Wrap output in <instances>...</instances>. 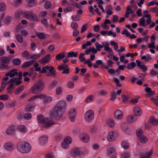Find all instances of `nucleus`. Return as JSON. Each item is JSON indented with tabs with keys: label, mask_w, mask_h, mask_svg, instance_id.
I'll list each match as a JSON object with an SVG mask.
<instances>
[{
	"label": "nucleus",
	"mask_w": 158,
	"mask_h": 158,
	"mask_svg": "<svg viewBox=\"0 0 158 158\" xmlns=\"http://www.w3.org/2000/svg\"><path fill=\"white\" fill-rule=\"evenodd\" d=\"M37 118L39 123L43 124V127L45 128H49L54 124L52 119L47 118L45 119L43 116L41 114L37 116Z\"/></svg>",
	"instance_id": "obj_3"
},
{
	"label": "nucleus",
	"mask_w": 158,
	"mask_h": 158,
	"mask_svg": "<svg viewBox=\"0 0 158 158\" xmlns=\"http://www.w3.org/2000/svg\"><path fill=\"white\" fill-rule=\"evenodd\" d=\"M64 141L66 143H68V144H69L72 142V139L70 137H65Z\"/></svg>",
	"instance_id": "obj_60"
},
{
	"label": "nucleus",
	"mask_w": 158,
	"mask_h": 158,
	"mask_svg": "<svg viewBox=\"0 0 158 158\" xmlns=\"http://www.w3.org/2000/svg\"><path fill=\"white\" fill-rule=\"evenodd\" d=\"M1 62L0 63V69H9L8 64L9 63L10 59L7 57L2 56L0 58Z\"/></svg>",
	"instance_id": "obj_4"
},
{
	"label": "nucleus",
	"mask_w": 158,
	"mask_h": 158,
	"mask_svg": "<svg viewBox=\"0 0 158 158\" xmlns=\"http://www.w3.org/2000/svg\"><path fill=\"white\" fill-rule=\"evenodd\" d=\"M58 69L59 70H64L62 73L64 74H68L69 73V68L68 65L65 64L59 66L58 67Z\"/></svg>",
	"instance_id": "obj_11"
},
{
	"label": "nucleus",
	"mask_w": 158,
	"mask_h": 158,
	"mask_svg": "<svg viewBox=\"0 0 158 158\" xmlns=\"http://www.w3.org/2000/svg\"><path fill=\"white\" fill-rule=\"evenodd\" d=\"M117 135L113 131L110 132L107 136V138L109 142H111L114 141L117 137Z\"/></svg>",
	"instance_id": "obj_13"
},
{
	"label": "nucleus",
	"mask_w": 158,
	"mask_h": 158,
	"mask_svg": "<svg viewBox=\"0 0 158 158\" xmlns=\"http://www.w3.org/2000/svg\"><path fill=\"white\" fill-rule=\"evenodd\" d=\"M44 81L39 79L35 83L34 85L31 87V92L33 94H36L41 92L44 87Z\"/></svg>",
	"instance_id": "obj_2"
},
{
	"label": "nucleus",
	"mask_w": 158,
	"mask_h": 158,
	"mask_svg": "<svg viewBox=\"0 0 158 158\" xmlns=\"http://www.w3.org/2000/svg\"><path fill=\"white\" fill-rule=\"evenodd\" d=\"M17 128L19 131L23 133H25L27 131V129L26 127L23 125H19Z\"/></svg>",
	"instance_id": "obj_26"
},
{
	"label": "nucleus",
	"mask_w": 158,
	"mask_h": 158,
	"mask_svg": "<svg viewBox=\"0 0 158 158\" xmlns=\"http://www.w3.org/2000/svg\"><path fill=\"white\" fill-rule=\"evenodd\" d=\"M62 89L60 87H57L56 90V94L57 95L60 94L62 92Z\"/></svg>",
	"instance_id": "obj_57"
},
{
	"label": "nucleus",
	"mask_w": 158,
	"mask_h": 158,
	"mask_svg": "<svg viewBox=\"0 0 158 158\" xmlns=\"http://www.w3.org/2000/svg\"><path fill=\"white\" fill-rule=\"evenodd\" d=\"M35 35L40 39H44L45 38V35L43 32H37L35 33Z\"/></svg>",
	"instance_id": "obj_30"
},
{
	"label": "nucleus",
	"mask_w": 158,
	"mask_h": 158,
	"mask_svg": "<svg viewBox=\"0 0 158 158\" xmlns=\"http://www.w3.org/2000/svg\"><path fill=\"white\" fill-rule=\"evenodd\" d=\"M57 81L55 80H53L49 85L48 89L51 90L54 88L57 85Z\"/></svg>",
	"instance_id": "obj_36"
},
{
	"label": "nucleus",
	"mask_w": 158,
	"mask_h": 158,
	"mask_svg": "<svg viewBox=\"0 0 158 158\" xmlns=\"http://www.w3.org/2000/svg\"><path fill=\"white\" fill-rule=\"evenodd\" d=\"M41 56L40 54H34L30 56V59H33L34 60H36L39 58Z\"/></svg>",
	"instance_id": "obj_52"
},
{
	"label": "nucleus",
	"mask_w": 158,
	"mask_h": 158,
	"mask_svg": "<svg viewBox=\"0 0 158 158\" xmlns=\"http://www.w3.org/2000/svg\"><path fill=\"white\" fill-rule=\"evenodd\" d=\"M134 113L136 116L140 115L142 113L141 109L138 106H135L133 108Z\"/></svg>",
	"instance_id": "obj_18"
},
{
	"label": "nucleus",
	"mask_w": 158,
	"mask_h": 158,
	"mask_svg": "<svg viewBox=\"0 0 158 158\" xmlns=\"http://www.w3.org/2000/svg\"><path fill=\"white\" fill-rule=\"evenodd\" d=\"M16 38L17 41L20 43H22L23 42V39L22 35L20 34H17L16 36Z\"/></svg>",
	"instance_id": "obj_32"
},
{
	"label": "nucleus",
	"mask_w": 158,
	"mask_h": 158,
	"mask_svg": "<svg viewBox=\"0 0 158 158\" xmlns=\"http://www.w3.org/2000/svg\"><path fill=\"white\" fill-rule=\"evenodd\" d=\"M123 116L122 111L120 110H117L114 113V117L117 119H121Z\"/></svg>",
	"instance_id": "obj_21"
},
{
	"label": "nucleus",
	"mask_w": 158,
	"mask_h": 158,
	"mask_svg": "<svg viewBox=\"0 0 158 158\" xmlns=\"http://www.w3.org/2000/svg\"><path fill=\"white\" fill-rule=\"evenodd\" d=\"M35 106L34 102L31 103L26 105L25 108V110L27 112L31 111L34 109Z\"/></svg>",
	"instance_id": "obj_16"
},
{
	"label": "nucleus",
	"mask_w": 158,
	"mask_h": 158,
	"mask_svg": "<svg viewBox=\"0 0 158 158\" xmlns=\"http://www.w3.org/2000/svg\"><path fill=\"white\" fill-rule=\"evenodd\" d=\"M122 147L125 149L128 148L129 145L126 142L123 141L121 143Z\"/></svg>",
	"instance_id": "obj_62"
},
{
	"label": "nucleus",
	"mask_w": 158,
	"mask_h": 158,
	"mask_svg": "<svg viewBox=\"0 0 158 158\" xmlns=\"http://www.w3.org/2000/svg\"><path fill=\"white\" fill-rule=\"evenodd\" d=\"M72 10V8L70 5H67V8H64V11L65 13H67L68 12L71 11Z\"/></svg>",
	"instance_id": "obj_58"
},
{
	"label": "nucleus",
	"mask_w": 158,
	"mask_h": 158,
	"mask_svg": "<svg viewBox=\"0 0 158 158\" xmlns=\"http://www.w3.org/2000/svg\"><path fill=\"white\" fill-rule=\"evenodd\" d=\"M153 152L152 150H150L149 152H146L145 154L142 156L140 158H150Z\"/></svg>",
	"instance_id": "obj_24"
},
{
	"label": "nucleus",
	"mask_w": 158,
	"mask_h": 158,
	"mask_svg": "<svg viewBox=\"0 0 158 158\" xmlns=\"http://www.w3.org/2000/svg\"><path fill=\"white\" fill-rule=\"evenodd\" d=\"M149 11L152 12H153L155 13H158V7L156 6L154 7H152L150 8Z\"/></svg>",
	"instance_id": "obj_59"
},
{
	"label": "nucleus",
	"mask_w": 158,
	"mask_h": 158,
	"mask_svg": "<svg viewBox=\"0 0 158 158\" xmlns=\"http://www.w3.org/2000/svg\"><path fill=\"white\" fill-rule=\"evenodd\" d=\"M141 59L142 60H145L146 62H148L149 60H152V58L150 56V54H146V56H143L141 57Z\"/></svg>",
	"instance_id": "obj_33"
},
{
	"label": "nucleus",
	"mask_w": 158,
	"mask_h": 158,
	"mask_svg": "<svg viewBox=\"0 0 158 158\" xmlns=\"http://www.w3.org/2000/svg\"><path fill=\"white\" fill-rule=\"evenodd\" d=\"M94 113L91 110H88L85 114V118L86 121L89 122L94 118Z\"/></svg>",
	"instance_id": "obj_7"
},
{
	"label": "nucleus",
	"mask_w": 158,
	"mask_h": 158,
	"mask_svg": "<svg viewBox=\"0 0 158 158\" xmlns=\"http://www.w3.org/2000/svg\"><path fill=\"white\" fill-rule=\"evenodd\" d=\"M140 142L143 143H145L148 141V138L145 136L143 135L138 138Z\"/></svg>",
	"instance_id": "obj_31"
},
{
	"label": "nucleus",
	"mask_w": 158,
	"mask_h": 158,
	"mask_svg": "<svg viewBox=\"0 0 158 158\" xmlns=\"http://www.w3.org/2000/svg\"><path fill=\"white\" fill-rule=\"evenodd\" d=\"M32 115L29 112L25 113L24 115V118L27 120L30 119Z\"/></svg>",
	"instance_id": "obj_47"
},
{
	"label": "nucleus",
	"mask_w": 158,
	"mask_h": 158,
	"mask_svg": "<svg viewBox=\"0 0 158 158\" xmlns=\"http://www.w3.org/2000/svg\"><path fill=\"white\" fill-rule=\"evenodd\" d=\"M40 21L45 27H48V24L46 19L43 18L41 19Z\"/></svg>",
	"instance_id": "obj_42"
},
{
	"label": "nucleus",
	"mask_w": 158,
	"mask_h": 158,
	"mask_svg": "<svg viewBox=\"0 0 158 158\" xmlns=\"http://www.w3.org/2000/svg\"><path fill=\"white\" fill-rule=\"evenodd\" d=\"M85 55V54L84 53H81L80 54L79 58L81 62L85 61V58L84 57Z\"/></svg>",
	"instance_id": "obj_50"
},
{
	"label": "nucleus",
	"mask_w": 158,
	"mask_h": 158,
	"mask_svg": "<svg viewBox=\"0 0 158 158\" xmlns=\"http://www.w3.org/2000/svg\"><path fill=\"white\" fill-rule=\"evenodd\" d=\"M70 57L76 58L77 56L78 52H74L72 51L69 52Z\"/></svg>",
	"instance_id": "obj_53"
},
{
	"label": "nucleus",
	"mask_w": 158,
	"mask_h": 158,
	"mask_svg": "<svg viewBox=\"0 0 158 158\" xmlns=\"http://www.w3.org/2000/svg\"><path fill=\"white\" fill-rule=\"evenodd\" d=\"M126 12L129 13V14H133L134 15V13L133 11H132V10L130 8L129 6H127L126 8Z\"/></svg>",
	"instance_id": "obj_61"
},
{
	"label": "nucleus",
	"mask_w": 158,
	"mask_h": 158,
	"mask_svg": "<svg viewBox=\"0 0 158 158\" xmlns=\"http://www.w3.org/2000/svg\"><path fill=\"white\" fill-rule=\"evenodd\" d=\"M139 24L141 26H144L145 25V20L143 17L139 19Z\"/></svg>",
	"instance_id": "obj_56"
},
{
	"label": "nucleus",
	"mask_w": 158,
	"mask_h": 158,
	"mask_svg": "<svg viewBox=\"0 0 158 158\" xmlns=\"http://www.w3.org/2000/svg\"><path fill=\"white\" fill-rule=\"evenodd\" d=\"M24 88V86L23 85H21L18 87L15 91V94L16 95H18L23 90Z\"/></svg>",
	"instance_id": "obj_28"
},
{
	"label": "nucleus",
	"mask_w": 158,
	"mask_h": 158,
	"mask_svg": "<svg viewBox=\"0 0 158 158\" xmlns=\"http://www.w3.org/2000/svg\"><path fill=\"white\" fill-rule=\"evenodd\" d=\"M21 60L19 58H15L12 60V63L15 66L19 65L21 64Z\"/></svg>",
	"instance_id": "obj_29"
},
{
	"label": "nucleus",
	"mask_w": 158,
	"mask_h": 158,
	"mask_svg": "<svg viewBox=\"0 0 158 158\" xmlns=\"http://www.w3.org/2000/svg\"><path fill=\"white\" fill-rule=\"evenodd\" d=\"M35 61L33 60L25 62L22 65L21 67L23 68H25L29 67L32 65Z\"/></svg>",
	"instance_id": "obj_23"
},
{
	"label": "nucleus",
	"mask_w": 158,
	"mask_h": 158,
	"mask_svg": "<svg viewBox=\"0 0 158 158\" xmlns=\"http://www.w3.org/2000/svg\"><path fill=\"white\" fill-rule=\"evenodd\" d=\"M65 57V55L64 52L60 53L57 54L56 57V60H59L61 59H63Z\"/></svg>",
	"instance_id": "obj_27"
},
{
	"label": "nucleus",
	"mask_w": 158,
	"mask_h": 158,
	"mask_svg": "<svg viewBox=\"0 0 158 158\" xmlns=\"http://www.w3.org/2000/svg\"><path fill=\"white\" fill-rule=\"evenodd\" d=\"M77 112V110L75 109H73L71 110L70 111L69 113V115H71L72 116H73L74 115V116H76Z\"/></svg>",
	"instance_id": "obj_45"
},
{
	"label": "nucleus",
	"mask_w": 158,
	"mask_h": 158,
	"mask_svg": "<svg viewBox=\"0 0 158 158\" xmlns=\"http://www.w3.org/2000/svg\"><path fill=\"white\" fill-rule=\"evenodd\" d=\"M121 127L123 131L126 130V129H127V128L128 127L127 124L126 123H122L121 125Z\"/></svg>",
	"instance_id": "obj_63"
},
{
	"label": "nucleus",
	"mask_w": 158,
	"mask_h": 158,
	"mask_svg": "<svg viewBox=\"0 0 158 158\" xmlns=\"http://www.w3.org/2000/svg\"><path fill=\"white\" fill-rule=\"evenodd\" d=\"M70 155L73 157H76L77 156L82 157L84 156V154L79 148H75L71 151Z\"/></svg>",
	"instance_id": "obj_6"
},
{
	"label": "nucleus",
	"mask_w": 158,
	"mask_h": 158,
	"mask_svg": "<svg viewBox=\"0 0 158 158\" xmlns=\"http://www.w3.org/2000/svg\"><path fill=\"white\" fill-rule=\"evenodd\" d=\"M115 149L113 148H111L108 150V154L109 155L112 156L115 154Z\"/></svg>",
	"instance_id": "obj_39"
},
{
	"label": "nucleus",
	"mask_w": 158,
	"mask_h": 158,
	"mask_svg": "<svg viewBox=\"0 0 158 158\" xmlns=\"http://www.w3.org/2000/svg\"><path fill=\"white\" fill-rule=\"evenodd\" d=\"M136 133L138 138L143 135V132L142 130L140 129H139L136 130Z\"/></svg>",
	"instance_id": "obj_41"
},
{
	"label": "nucleus",
	"mask_w": 158,
	"mask_h": 158,
	"mask_svg": "<svg viewBox=\"0 0 158 158\" xmlns=\"http://www.w3.org/2000/svg\"><path fill=\"white\" fill-rule=\"evenodd\" d=\"M61 112L65 110L67 106L66 103L64 100H62L58 102L55 106Z\"/></svg>",
	"instance_id": "obj_9"
},
{
	"label": "nucleus",
	"mask_w": 158,
	"mask_h": 158,
	"mask_svg": "<svg viewBox=\"0 0 158 158\" xmlns=\"http://www.w3.org/2000/svg\"><path fill=\"white\" fill-rule=\"evenodd\" d=\"M61 145L64 148L67 149L69 147V144H68V143H66L64 141L61 143Z\"/></svg>",
	"instance_id": "obj_64"
},
{
	"label": "nucleus",
	"mask_w": 158,
	"mask_h": 158,
	"mask_svg": "<svg viewBox=\"0 0 158 158\" xmlns=\"http://www.w3.org/2000/svg\"><path fill=\"white\" fill-rule=\"evenodd\" d=\"M107 124L110 127H112L115 124L114 121V120L111 119H108L107 120Z\"/></svg>",
	"instance_id": "obj_43"
},
{
	"label": "nucleus",
	"mask_w": 158,
	"mask_h": 158,
	"mask_svg": "<svg viewBox=\"0 0 158 158\" xmlns=\"http://www.w3.org/2000/svg\"><path fill=\"white\" fill-rule=\"evenodd\" d=\"M17 80L16 78H12L7 83H10L9 87L7 88V93L8 94H11L13 92V90L12 88L14 85V83Z\"/></svg>",
	"instance_id": "obj_8"
},
{
	"label": "nucleus",
	"mask_w": 158,
	"mask_h": 158,
	"mask_svg": "<svg viewBox=\"0 0 158 158\" xmlns=\"http://www.w3.org/2000/svg\"><path fill=\"white\" fill-rule=\"evenodd\" d=\"M49 69L50 67L48 66H46L43 67L41 72H40V73H47V70Z\"/></svg>",
	"instance_id": "obj_49"
},
{
	"label": "nucleus",
	"mask_w": 158,
	"mask_h": 158,
	"mask_svg": "<svg viewBox=\"0 0 158 158\" xmlns=\"http://www.w3.org/2000/svg\"><path fill=\"white\" fill-rule=\"evenodd\" d=\"M52 97H47L45 96L44 101L43 102L44 103H50L52 101Z\"/></svg>",
	"instance_id": "obj_40"
},
{
	"label": "nucleus",
	"mask_w": 158,
	"mask_h": 158,
	"mask_svg": "<svg viewBox=\"0 0 158 158\" xmlns=\"http://www.w3.org/2000/svg\"><path fill=\"white\" fill-rule=\"evenodd\" d=\"M23 14L25 16L26 18L28 19H31L32 21H36L37 20L36 16L32 12L25 11L24 12Z\"/></svg>",
	"instance_id": "obj_10"
},
{
	"label": "nucleus",
	"mask_w": 158,
	"mask_h": 158,
	"mask_svg": "<svg viewBox=\"0 0 158 158\" xmlns=\"http://www.w3.org/2000/svg\"><path fill=\"white\" fill-rule=\"evenodd\" d=\"M111 98L110 100L111 101H114L116 99L117 96V94L114 91L111 92Z\"/></svg>",
	"instance_id": "obj_37"
},
{
	"label": "nucleus",
	"mask_w": 158,
	"mask_h": 158,
	"mask_svg": "<svg viewBox=\"0 0 158 158\" xmlns=\"http://www.w3.org/2000/svg\"><path fill=\"white\" fill-rule=\"evenodd\" d=\"M81 140L84 142H87L89 140V137L86 134H83L80 135Z\"/></svg>",
	"instance_id": "obj_17"
},
{
	"label": "nucleus",
	"mask_w": 158,
	"mask_h": 158,
	"mask_svg": "<svg viewBox=\"0 0 158 158\" xmlns=\"http://www.w3.org/2000/svg\"><path fill=\"white\" fill-rule=\"evenodd\" d=\"M50 116L52 117L55 118L59 117L61 118L63 116L62 112L58 109L55 106L53 108V110L50 112Z\"/></svg>",
	"instance_id": "obj_5"
},
{
	"label": "nucleus",
	"mask_w": 158,
	"mask_h": 158,
	"mask_svg": "<svg viewBox=\"0 0 158 158\" xmlns=\"http://www.w3.org/2000/svg\"><path fill=\"white\" fill-rule=\"evenodd\" d=\"M51 3L49 1H47L44 5V7L46 9L50 8L51 6Z\"/></svg>",
	"instance_id": "obj_48"
},
{
	"label": "nucleus",
	"mask_w": 158,
	"mask_h": 158,
	"mask_svg": "<svg viewBox=\"0 0 158 158\" xmlns=\"http://www.w3.org/2000/svg\"><path fill=\"white\" fill-rule=\"evenodd\" d=\"M6 133L8 135H12L15 133V130L14 126L9 127L6 131Z\"/></svg>",
	"instance_id": "obj_22"
},
{
	"label": "nucleus",
	"mask_w": 158,
	"mask_h": 158,
	"mask_svg": "<svg viewBox=\"0 0 158 158\" xmlns=\"http://www.w3.org/2000/svg\"><path fill=\"white\" fill-rule=\"evenodd\" d=\"M136 64L134 62H132L127 64V68L128 69H133L136 66Z\"/></svg>",
	"instance_id": "obj_34"
},
{
	"label": "nucleus",
	"mask_w": 158,
	"mask_h": 158,
	"mask_svg": "<svg viewBox=\"0 0 158 158\" xmlns=\"http://www.w3.org/2000/svg\"><path fill=\"white\" fill-rule=\"evenodd\" d=\"M6 8V6L5 4L3 2L0 3V11H5Z\"/></svg>",
	"instance_id": "obj_44"
},
{
	"label": "nucleus",
	"mask_w": 158,
	"mask_h": 158,
	"mask_svg": "<svg viewBox=\"0 0 158 158\" xmlns=\"http://www.w3.org/2000/svg\"><path fill=\"white\" fill-rule=\"evenodd\" d=\"M16 102H8L6 104V106L8 108H11L15 106L16 104Z\"/></svg>",
	"instance_id": "obj_46"
},
{
	"label": "nucleus",
	"mask_w": 158,
	"mask_h": 158,
	"mask_svg": "<svg viewBox=\"0 0 158 158\" xmlns=\"http://www.w3.org/2000/svg\"><path fill=\"white\" fill-rule=\"evenodd\" d=\"M94 96L92 95L88 96L85 99V102L86 103L90 102L93 101Z\"/></svg>",
	"instance_id": "obj_38"
},
{
	"label": "nucleus",
	"mask_w": 158,
	"mask_h": 158,
	"mask_svg": "<svg viewBox=\"0 0 158 158\" xmlns=\"http://www.w3.org/2000/svg\"><path fill=\"white\" fill-rule=\"evenodd\" d=\"M49 69V72L46 74L47 76H50L51 75L55 76L56 75V71L54 67L51 66H50V69Z\"/></svg>",
	"instance_id": "obj_15"
},
{
	"label": "nucleus",
	"mask_w": 158,
	"mask_h": 158,
	"mask_svg": "<svg viewBox=\"0 0 158 158\" xmlns=\"http://www.w3.org/2000/svg\"><path fill=\"white\" fill-rule=\"evenodd\" d=\"M16 147L17 150L23 154L29 152L31 149V144L29 143L24 141L18 142L16 145Z\"/></svg>",
	"instance_id": "obj_1"
},
{
	"label": "nucleus",
	"mask_w": 158,
	"mask_h": 158,
	"mask_svg": "<svg viewBox=\"0 0 158 158\" xmlns=\"http://www.w3.org/2000/svg\"><path fill=\"white\" fill-rule=\"evenodd\" d=\"M137 119L136 116L135 115H129L127 117V121L131 123L135 122Z\"/></svg>",
	"instance_id": "obj_20"
},
{
	"label": "nucleus",
	"mask_w": 158,
	"mask_h": 158,
	"mask_svg": "<svg viewBox=\"0 0 158 158\" xmlns=\"http://www.w3.org/2000/svg\"><path fill=\"white\" fill-rule=\"evenodd\" d=\"M71 28L75 30H77L78 27V25L77 23L73 22L71 24Z\"/></svg>",
	"instance_id": "obj_55"
},
{
	"label": "nucleus",
	"mask_w": 158,
	"mask_h": 158,
	"mask_svg": "<svg viewBox=\"0 0 158 158\" xmlns=\"http://www.w3.org/2000/svg\"><path fill=\"white\" fill-rule=\"evenodd\" d=\"M39 143L40 144L43 145L45 143H47L48 139V137L47 136H43L40 137L39 139Z\"/></svg>",
	"instance_id": "obj_19"
},
{
	"label": "nucleus",
	"mask_w": 158,
	"mask_h": 158,
	"mask_svg": "<svg viewBox=\"0 0 158 158\" xmlns=\"http://www.w3.org/2000/svg\"><path fill=\"white\" fill-rule=\"evenodd\" d=\"M95 47L96 49L98 51H101L100 48H103V46L100 44L99 43L97 42L95 43Z\"/></svg>",
	"instance_id": "obj_54"
},
{
	"label": "nucleus",
	"mask_w": 158,
	"mask_h": 158,
	"mask_svg": "<svg viewBox=\"0 0 158 158\" xmlns=\"http://www.w3.org/2000/svg\"><path fill=\"white\" fill-rule=\"evenodd\" d=\"M17 69H13L10 70L9 72L6 73L5 76H9L11 78L17 76L18 75V72H17Z\"/></svg>",
	"instance_id": "obj_14"
},
{
	"label": "nucleus",
	"mask_w": 158,
	"mask_h": 158,
	"mask_svg": "<svg viewBox=\"0 0 158 158\" xmlns=\"http://www.w3.org/2000/svg\"><path fill=\"white\" fill-rule=\"evenodd\" d=\"M149 122L153 125H156L157 124V123L156 119L153 116H151L149 118Z\"/></svg>",
	"instance_id": "obj_35"
},
{
	"label": "nucleus",
	"mask_w": 158,
	"mask_h": 158,
	"mask_svg": "<svg viewBox=\"0 0 158 158\" xmlns=\"http://www.w3.org/2000/svg\"><path fill=\"white\" fill-rule=\"evenodd\" d=\"M5 148L7 150L10 151L13 149V147L11 143H7L4 145Z\"/></svg>",
	"instance_id": "obj_25"
},
{
	"label": "nucleus",
	"mask_w": 158,
	"mask_h": 158,
	"mask_svg": "<svg viewBox=\"0 0 158 158\" xmlns=\"http://www.w3.org/2000/svg\"><path fill=\"white\" fill-rule=\"evenodd\" d=\"M51 59V57H50V55L48 54L45 57L39 60V62L40 64L45 65L48 63Z\"/></svg>",
	"instance_id": "obj_12"
},
{
	"label": "nucleus",
	"mask_w": 158,
	"mask_h": 158,
	"mask_svg": "<svg viewBox=\"0 0 158 158\" xmlns=\"http://www.w3.org/2000/svg\"><path fill=\"white\" fill-rule=\"evenodd\" d=\"M28 6L30 7H33L35 6V0H27Z\"/></svg>",
	"instance_id": "obj_51"
}]
</instances>
